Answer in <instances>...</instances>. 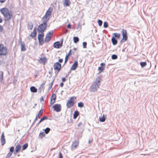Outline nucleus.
I'll return each instance as SVG.
<instances>
[{
    "label": "nucleus",
    "instance_id": "nucleus-15",
    "mask_svg": "<svg viewBox=\"0 0 158 158\" xmlns=\"http://www.w3.org/2000/svg\"><path fill=\"white\" fill-rule=\"evenodd\" d=\"M33 24L31 22H29L27 24V28L29 30H31L33 27Z\"/></svg>",
    "mask_w": 158,
    "mask_h": 158
},
{
    "label": "nucleus",
    "instance_id": "nucleus-48",
    "mask_svg": "<svg viewBox=\"0 0 158 158\" xmlns=\"http://www.w3.org/2000/svg\"><path fill=\"white\" fill-rule=\"evenodd\" d=\"M3 31V28L2 26L0 25V31L2 32Z\"/></svg>",
    "mask_w": 158,
    "mask_h": 158
},
{
    "label": "nucleus",
    "instance_id": "nucleus-35",
    "mask_svg": "<svg viewBox=\"0 0 158 158\" xmlns=\"http://www.w3.org/2000/svg\"><path fill=\"white\" fill-rule=\"evenodd\" d=\"M104 67H99L98 68V69L99 70V73H100L102 71H103L104 69Z\"/></svg>",
    "mask_w": 158,
    "mask_h": 158
},
{
    "label": "nucleus",
    "instance_id": "nucleus-16",
    "mask_svg": "<svg viewBox=\"0 0 158 158\" xmlns=\"http://www.w3.org/2000/svg\"><path fill=\"white\" fill-rule=\"evenodd\" d=\"M36 35V28L35 27L34 28L33 32H32L30 34V36H31L32 38L35 37Z\"/></svg>",
    "mask_w": 158,
    "mask_h": 158
},
{
    "label": "nucleus",
    "instance_id": "nucleus-54",
    "mask_svg": "<svg viewBox=\"0 0 158 158\" xmlns=\"http://www.w3.org/2000/svg\"><path fill=\"white\" fill-rule=\"evenodd\" d=\"M62 81H63L65 82L66 81L65 78L64 77H63L62 78Z\"/></svg>",
    "mask_w": 158,
    "mask_h": 158
},
{
    "label": "nucleus",
    "instance_id": "nucleus-43",
    "mask_svg": "<svg viewBox=\"0 0 158 158\" xmlns=\"http://www.w3.org/2000/svg\"><path fill=\"white\" fill-rule=\"evenodd\" d=\"M44 88V86L40 85L39 88V91L40 92Z\"/></svg>",
    "mask_w": 158,
    "mask_h": 158
},
{
    "label": "nucleus",
    "instance_id": "nucleus-42",
    "mask_svg": "<svg viewBox=\"0 0 158 158\" xmlns=\"http://www.w3.org/2000/svg\"><path fill=\"white\" fill-rule=\"evenodd\" d=\"M14 150V147H11L10 148V152H11L12 154V153L13 152Z\"/></svg>",
    "mask_w": 158,
    "mask_h": 158
},
{
    "label": "nucleus",
    "instance_id": "nucleus-49",
    "mask_svg": "<svg viewBox=\"0 0 158 158\" xmlns=\"http://www.w3.org/2000/svg\"><path fill=\"white\" fill-rule=\"evenodd\" d=\"M101 67H104L105 65V64L104 63H102L101 64Z\"/></svg>",
    "mask_w": 158,
    "mask_h": 158
},
{
    "label": "nucleus",
    "instance_id": "nucleus-25",
    "mask_svg": "<svg viewBox=\"0 0 158 158\" xmlns=\"http://www.w3.org/2000/svg\"><path fill=\"white\" fill-rule=\"evenodd\" d=\"M44 33L42 32L41 34H39L38 35V39L39 40H40L41 39H43L44 36Z\"/></svg>",
    "mask_w": 158,
    "mask_h": 158
},
{
    "label": "nucleus",
    "instance_id": "nucleus-56",
    "mask_svg": "<svg viewBox=\"0 0 158 158\" xmlns=\"http://www.w3.org/2000/svg\"><path fill=\"white\" fill-rule=\"evenodd\" d=\"M82 123L81 122H80L78 123L77 126L79 127L80 126H81L82 125Z\"/></svg>",
    "mask_w": 158,
    "mask_h": 158
},
{
    "label": "nucleus",
    "instance_id": "nucleus-41",
    "mask_svg": "<svg viewBox=\"0 0 158 158\" xmlns=\"http://www.w3.org/2000/svg\"><path fill=\"white\" fill-rule=\"evenodd\" d=\"M12 154L11 153V152H9V153H8V154L7 155L6 158H9L11 155H12Z\"/></svg>",
    "mask_w": 158,
    "mask_h": 158
},
{
    "label": "nucleus",
    "instance_id": "nucleus-18",
    "mask_svg": "<svg viewBox=\"0 0 158 158\" xmlns=\"http://www.w3.org/2000/svg\"><path fill=\"white\" fill-rule=\"evenodd\" d=\"M51 37L50 36L46 35V37L44 39V42L46 43H48L51 39Z\"/></svg>",
    "mask_w": 158,
    "mask_h": 158
},
{
    "label": "nucleus",
    "instance_id": "nucleus-20",
    "mask_svg": "<svg viewBox=\"0 0 158 158\" xmlns=\"http://www.w3.org/2000/svg\"><path fill=\"white\" fill-rule=\"evenodd\" d=\"M79 112L77 111H75L74 112V114H73V118L74 119H76L77 118V116L79 115Z\"/></svg>",
    "mask_w": 158,
    "mask_h": 158
},
{
    "label": "nucleus",
    "instance_id": "nucleus-26",
    "mask_svg": "<svg viewBox=\"0 0 158 158\" xmlns=\"http://www.w3.org/2000/svg\"><path fill=\"white\" fill-rule=\"evenodd\" d=\"M46 60V58H45V57H44L43 58H40V59L39 60V62L42 63L44 64Z\"/></svg>",
    "mask_w": 158,
    "mask_h": 158
},
{
    "label": "nucleus",
    "instance_id": "nucleus-14",
    "mask_svg": "<svg viewBox=\"0 0 158 158\" xmlns=\"http://www.w3.org/2000/svg\"><path fill=\"white\" fill-rule=\"evenodd\" d=\"M78 65V63L77 61H75L73 64L71 68V70H75L77 67Z\"/></svg>",
    "mask_w": 158,
    "mask_h": 158
},
{
    "label": "nucleus",
    "instance_id": "nucleus-13",
    "mask_svg": "<svg viewBox=\"0 0 158 158\" xmlns=\"http://www.w3.org/2000/svg\"><path fill=\"white\" fill-rule=\"evenodd\" d=\"M20 46L21 48V51H25L26 50V48L25 47V44L22 41L20 42Z\"/></svg>",
    "mask_w": 158,
    "mask_h": 158
},
{
    "label": "nucleus",
    "instance_id": "nucleus-38",
    "mask_svg": "<svg viewBox=\"0 0 158 158\" xmlns=\"http://www.w3.org/2000/svg\"><path fill=\"white\" fill-rule=\"evenodd\" d=\"M111 58L112 59H116L117 58V56L115 54H113Z\"/></svg>",
    "mask_w": 158,
    "mask_h": 158
},
{
    "label": "nucleus",
    "instance_id": "nucleus-58",
    "mask_svg": "<svg viewBox=\"0 0 158 158\" xmlns=\"http://www.w3.org/2000/svg\"><path fill=\"white\" fill-rule=\"evenodd\" d=\"M45 82H44H44H43V83L41 84V85H42V86H44V84H45Z\"/></svg>",
    "mask_w": 158,
    "mask_h": 158
},
{
    "label": "nucleus",
    "instance_id": "nucleus-1",
    "mask_svg": "<svg viewBox=\"0 0 158 158\" xmlns=\"http://www.w3.org/2000/svg\"><path fill=\"white\" fill-rule=\"evenodd\" d=\"M100 85V78L97 77L95 81L93 82L90 88V91L93 92L97 91Z\"/></svg>",
    "mask_w": 158,
    "mask_h": 158
},
{
    "label": "nucleus",
    "instance_id": "nucleus-64",
    "mask_svg": "<svg viewBox=\"0 0 158 158\" xmlns=\"http://www.w3.org/2000/svg\"><path fill=\"white\" fill-rule=\"evenodd\" d=\"M57 71L55 72V73L56 74H57Z\"/></svg>",
    "mask_w": 158,
    "mask_h": 158
},
{
    "label": "nucleus",
    "instance_id": "nucleus-39",
    "mask_svg": "<svg viewBox=\"0 0 158 158\" xmlns=\"http://www.w3.org/2000/svg\"><path fill=\"white\" fill-rule=\"evenodd\" d=\"M98 23L99 26H101L102 25V22L101 20H98Z\"/></svg>",
    "mask_w": 158,
    "mask_h": 158
},
{
    "label": "nucleus",
    "instance_id": "nucleus-52",
    "mask_svg": "<svg viewBox=\"0 0 158 158\" xmlns=\"http://www.w3.org/2000/svg\"><path fill=\"white\" fill-rule=\"evenodd\" d=\"M67 27L68 28H71V25L70 24H68L67 26Z\"/></svg>",
    "mask_w": 158,
    "mask_h": 158
},
{
    "label": "nucleus",
    "instance_id": "nucleus-45",
    "mask_svg": "<svg viewBox=\"0 0 158 158\" xmlns=\"http://www.w3.org/2000/svg\"><path fill=\"white\" fill-rule=\"evenodd\" d=\"M87 43L86 42H83V45L84 48H86Z\"/></svg>",
    "mask_w": 158,
    "mask_h": 158
},
{
    "label": "nucleus",
    "instance_id": "nucleus-4",
    "mask_svg": "<svg viewBox=\"0 0 158 158\" xmlns=\"http://www.w3.org/2000/svg\"><path fill=\"white\" fill-rule=\"evenodd\" d=\"M8 52L7 48L2 44H0V55L5 56Z\"/></svg>",
    "mask_w": 158,
    "mask_h": 158
},
{
    "label": "nucleus",
    "instance_id": "nucleus-22",
    "mask_svg": "<svg viewBox=\"0 0 158 158\" xmlns=\"http://www.w3.org/2000/svg\"><path fill=\"white\" fill-rule=\"evenodd\" d=\"M21 146L20 145H17L15 148V152L17 153L20 150Z\"/></svg>",
    "mask_w": 158,
    "mask_h": 158
},
{
    "label": "nucleus",
    "instance_id": "nucleus-11",
    "mask_svg": "<svg viewBox=\"0 0 158 158\" xmlns=\"http://www.w3.org/2000/svg\"><path fill=\"white\" fill-rule=\"evenodd\" d=\"M63 42V39H62L61 44L59 41H57L55 42L53 44V47L55 48H59L60 47H61L62 46Z\"/></svg>",
    "mask_w": 158,
    "mask_h": 158
},
{
    "label": "nucleus",
    "instance_id": "nucleus-9",
    "mask_svg": "<svg viewBox=\"0 0 158 158\" xmlns=\"http://www.w3.org/2000/svg\"><path fill=\"white\" fill-rule=\"evenodd\" d=\"M61 67V64L58 62H57L54 64V70H57V73H58L60 70Z\"/></svg>",
    "mask_w": 158,
    "mask_h": 158
},
{
    "label": "nucleus",
    "instance_id": "nucleus-8",
    "mask_svg": "<svg viewBox=\"0 0 158 158\" xmlns=\"http://www.w3.org/2000/svg\"><path fill=\"white\" fill-rule=\"evenodd\" d=\"M122 34L123 36V39L121 40V42H124L127 40V31L124 29H123L122 31Z\"/></svg>",
    "mask_w": 158,
    "mask_h": 158
},
{
    "label": "nucleus",
    "instance_id": "nucleus-30",
    "mask_svg": "<svg viewBox=\"0 0 158 158\" xmlns=\"http://www.w3.org/2000/svg\"><path fill=\"white\" fill-rule=\"evenodd\" d=\"M84 104L83 103L81 102H80L78 103V106L80 107H82L84 106Z\"/></svg>",
    "mask_w": 158,
    "mask_h": 158
},
{
    "label": "nucleus",
    "instance_id": "nucleus-23",
    "mask_svg": "<svg viewBox=\"0 0 158 158\" xmlns=\"http://www.w3.org/2000/svg\"><path fill=\"white\" fill-rule=\"evenodd\" d=\"M43 113V109H41L39 111L37 115L36 116L37 118H40V117L42 115Z\"/></svg>",
    "mask_w": 158,
    "mask_h": 158
},
{
    "label": "nucleus",
    "instance_id": "nucleus-3",
    "mask_svg": "<svg viewBox=\"0 0 158 158\" xmlns=\"http://www.w3.org/2000/svg\"><path fill=\"white\" fill-rule=\"evenodd\" d=\"M49 19V18H48L46 20H42L43 22L39 26L38 29L39 32L42 33L45 30L47 27V22Z\"/></svg>",
    "mask_w": 158,
    "mask_h": 158
},
{
    "label": "nucleus",
    "instance_id": "nucleus-34",
    "mask_svg": "<svg viewBox=\"0 0 158 158\" xmlns=\"http://www.w3.org/2000/svg\"><path fill=\"white\" fill-rule=\"evenodd\" d=\"M50 128H48V127H47V128H46L45 130H44V131H45V133L46 134H48V132H49V131H50Z\"/></svg>",
    "mask_w": 158,
    "mask_h": 158
},
{
    "label": "nucleus",
    "instance_id": "nucleus-51",
    "mask_svg": "<svg viewBox=\"0 0 158 158\" xmlns=\"http://www.w3.org/2000/svg\"><path fill=\"white\" fill-rule=\"evenodd\" d=\"M39 118H37V117L36 116L35 119L34 120L33 124H34L35 122V121Z\"/></svg>",
    "mask_w": 158,
    "mask_h": 158
},
{
    "label": "nucleus",
    "instance_id": "nucleus-2",
    "mask_svg": "<svg viewBox=\"0 0 158 158\" xmlns=\"http://www.w3.org/2000/svg\"><path fill=\"white\" fill-rule=\"evenodd\" d=\"M1 13L3 15L6 20H8L10 19L12 16L11 13L7 8H3L0 10Z\"/></svg>",
    "mask_w": 158,
    "mask_h": 158
},
{
    "label": "nucleus",
    "instance_id": "nucleus-10",
    "mask_svg": "<svg viewBox=\"0 0 158 158\" xmlns=\"http://www.w3.org/2000/svg\"><path fill=\"white\" fill-rule=\"evenodd\" d=\"M53 108L54 110L57 112H59L61 110V105L60 104H56L53 106Z\"/></svg>",
    "mask_w": 158,
    "mask_h": 158
},
{
    "label": "nucleus",
    "instance_id": "nucleus-53",
    "mask_svg": "<svg viewBox=\"0 0 158 158\" xmlns=\"http://www.w3.org/2000/svg\"><path fill=\"white\" fill-rule=\"evenodd\" d=\"M63 60L62 59H60L59 60V62L60 63H62L63 62Z\"/></svg>",
    "mask_w": 158,
    "mask_h": 158
},
{
    "label": "nucleus",
    "instance_id": "nucleus-36",
    "mask_svg": "<svg viewBox=\"0 0 158 158\" xmlns=\"http://www.w3.org/2000/svg\"><path fill=\"white\" fill-rule=\"evenodd\" d=\"M140 64L142 67H143L146 65V62H141Z\"/></svg>",
    "mask_w": 158,
    "mask_h": 158
},
{
    "label": "nucleus",
    "instance_id": "nucleus-24",
    "mask_svg": "<svg viewBox=\"0 0 158 158\" xmlns=\"http://www.w3.org/2000/svg\"><path fill=\"white\" fill-rule=\"evenodd\" d=\"M56 97H55L54 98H51V100L50 102V106H51L55 102Z\"/></svg>",
    "mask_w": 158,
    "mask_h": 158
},
{
    "label": "nucleus",
    "instance_id": "nucleus-32",
    "mask_svg": "<svg viewBox=\"0 0 158 158\" xmlns=\"http://www.w3.org/2000/svg\"><path fill=\"white\" fill-rule=\"evenodd\" d=\"M3 78V73L2 72L0 73V82H1Z\"/></svg>",
    "mask_w": 158,
    "mask_h": 158
},
{
    "label": "nucleus",
    "instance_id": "nucleus-29",
    "mask_svg": "<svg viewBox=\"0 0 158 158\" xmlns=\"http://www.w3.org/2000/svg\"><path fill=\"white\" fill-rule=\"evenodd\" d=\"M74 42V43H77L79 40V39L78 37H73Z\"/></svg>",
    "mask_w": 158,
    "mask_h": 158
},
{
    "label": "nucleus",
    "instance_id": "nucleus-12",
    "mask_svg": "<svg viewBox=\"0 0 158 158\" xmlns=\"http://www.w3.org/2000/svg\"><path fill=\"white\" fill-rule=\"evenodd\" d=\"M1 142L2 143V145H3L5 143V137L4 136V132H3L1 135Z\"/></svg>",
    "mask_w": 158,
    "mask_h": 158
},
{
    "label": "nucleus",
    "instance_id": "nucleus-17",
    "mask_svg": "<svg viewBox=\"0 0 158 158\" xmlns=\"http://www.w3.org/2000/svg\"><path fill=\"white\" fill-rule=\"evenodd\" d=\"M71 2L69 0H64V5L66 6H68L70 5Z\"/></svg>",
    "mask_w": 158,
    "mask_h": 158
},
{
    "label": "nucleus",
    "instance_id": "nucleus-47",
    "mask_svg": "<svg viewBox=\"0 0 158 158\" xmlns=\"http://www.w3.org/2000/svg\"><path fill=\"white\" fill-rule=\"evenodd\" d=\"M55 97H56V94H53L52 95L51 98H55Z\"/></svg>",
    "mask_w": 158,
    "mask_h": 158
},
{
    "label": "nucleus",
    "instance_id": "nucleus-27",
    "mask_svg": "<svg viewBox=\"0 0 158 158\" xmlns=\"http://www.w3.org/2000/svg\"><path fill=\"white\" fill-rule=\"evenodd\" d=\"M106 118L104 116V115H102V117H100L99 118V120L101 122H104Z\"/></svg>",
    "mask_w": 158,
    "mask_h": 158
},
{
    "label": "nucleus",
    "instance_id": "nucleus-61",
    "mask_svg": "<svg viewBox=\"0 0 158 158\" xmlns=\"http://www.w3.org/2000/svg\"><path fill=\"white\" fill-rule=\"evenodd\" d=\"M44 134V133H40V135H41H41H43V136H44V135H43Z\"/></svg>",
    "mask_w": 158,
    "mask_h": 158
},
{
    "label": "nucleus",
    "instance_id": "nucleus-6",
    "mask_svg": "<svg viewBox=\"0 0 158 158\" xmlns=\"http://www.w3.org/2000/svg\"><path fill=\"white\" fill-rule=\"evenodd\" d=\"M76 98L74 97H72L70 98L67 103V107L68 108H70L72 107L75 103L74 98Z\"/></svg>",
    "mask_w": 158,
    "mask_h": 158
},
{
    "label": "nucleus",
    "instance_id": "nucleus-40",
    "mask_svg": "<svg viewBox=\"0 0 158 158\" xmlns=\"http://www.w3.org/2000/svg\"><path fill=\"white\" fill-rule=\"evenodd\" d=\"M53 34V31H50L48 32L47 34L46 35H48V36H50L51 35Z\"/></svg>",
    "mask_w": 158,
    "mask_h": 158
},
{
    "label": "nucleus",
    "instance_id": "nucleus-50",
    "mask_svg": "<svg viewBox=\"0 0 158 158\" xmlns=\"http://www.w3.org/2000/svg\"><path fill=\"white\" fill-rule=\"evenodd\" d=\"M59 158H63V156L61 152L59 153Z\"/></svg>",
    "mask_w": 158,
    "mask_h": 158
},
{
    "label": "nucleus",
    "instance_id": "nucleus-44",
    "mask_svg": "<svg viewBox=\"0 0 158 158\" xmlns=\"http://www.w3.org/2000/svg\"><path fill=\"white\" fill-rule=\"evenodd\" d=\"M39 41L40 45H42L44 43V41L43 39H41L40 40H39Z\"/></svg>",
    "mask_w": 158,
    "mask_h": 158
},
{
    "label": "nucleus",
    "instance_id": "nucleus-60",
    "mask_svg": "<svg viewBox=\"0 0 158 158\" xmlns=\"http://www.w3.org/2000/svg\"><path fill=\"white\" fill-rule=\"evenodd\" d=\"M40 100H42V101H43L44 100V99L43 98V97H41V98H40Z\"/></svg>",
    "mask_w": 158,
    "mask_h": 158
},
{
    "label": "nucleus",
    "instance_id": "nucleus-21",
    "mask_svg": "<svg viewBox=\"0 0 158 158\" xmlns=\"http://www.w3.org/2000/svg\"><path fill=\"white\" fill-rule=\"evenodd\" d=\"M30 90L32 92L36 93L37 91V89L34 86H31L30 87Z\"/></svg>",
    "mask_w": 158,
    "mask_h": 158
},
{
    "label": "nucleus",
    "instance_id": "nucleus-31",
    "mask_svg": "<svg viewBox=\"0 0 158 158\" xmlns=\"http://www.w3.org/2000/svg\"><path fill=\"white\" fill-rule=\"evenodd\" d=\"M28 146V144L27 143H26L23 145L22 148L23 150H24L26 149L27 148V147Z\"/></svg>",
    "mask_w": 158,
    "mask_h": 158
},
{
    "label": "nucleus",
    "instance_id": "nucleus-37",
    "mask_svg": "<svg viewBox=\"0 0 158 158\" xmlns=\"http://www.w3.org/2000/svg\"><path fill=\"white\" fill-rule=\"evenodd\" d=\"M108 23L106 22H105L103 23V27L104 28H106L108 27Z\"/></svg>",
    "mask_w": 158,
    "mask_h": 158
},
{
    "label": "nucleus",
    "instance_id": "nucleus-33",
    "mask_svg": "<svg viewBox=\"0 0 158 158\" xmlns=\"http://www.w3.org/2000/svg\"><path fill=\"white\" fill-rule=\"evenodd\" d=\"M114 35V37H115L117 38H119L120 36V34H118L117 33H114L113 34Z\"/></svg>",
    "mask_w": 158,
    "mask_h": 158
},
{
    "label": "nucleus",
    "instance_id": "nucleus-63",
    "mask_svg": "<svg viewBox=\"0 0 158 158\" xmlns=\"http://www.w3.org/2000/svg\"><path fill=\"white\" fill-rule=\"evenodd\" d=\"M88 142H89V143H90V142H91V141H90V140H89V141H88Z\"/></svg>",
    "mask_w": 158,
    "mask_h": 158
},
{
    "label": "nucleus",
    "instance_id": "nucleus-19",
    "mask_svg": "<svg viewBox=\"0 0 158 158\" xmlns=\"http://www.w3.org/2000/svg\"><path fill=\"white\" fill-rule=\"evenodd\" d=\"M112 42L114 45H115L117 44V41L114 37H113L111 39Z\"/></svg>",
    "mask_w": 158,
    "mask_h": 158
},
{
    "label": "nucleus",
    "instance_id": "nucleus-5",
    "mask_svg": "<svg viewBox=\"0 0 158 158\" xmlns=\"http://www.w3.org/2000/svg\"><path fill=\"white\" fill-rule=\"evenodd\" d=\"M52 11V7L49 8L46 12L45 15L42 18V20H46L48 18H49L48 17L51 15Z\"/></svg>",
    "mask_w": 158,
    "mask_h": 158
},
{
    "label": "nucleus",
    "instance_id": "nucleus-28",
    "mask_svg": "<svg viewBox=\"0 0 158 158\" xmlns=\"http://www.w3.org/2000/svg\"><path fill=\"white\" fill-rule=\"evenodd\" d=\"M47 119H48V117L47 116H44V117H43L40 120V121L38 123V124H39L40 123H41L44 120Z\"/></svg>",
    "mask_w": 158,
    "mask_h": 158
},
{
    "label": "nucleus",
    "instance_id": "nucleus-59",
    "mask_svg": "<svg viewBox=\"0 0 158 158\" xmlns=\"http://www.w3.org/2000/svg\"><path fill=\"white\" fill-rule=\"evenodd\" d=\"M71 50H70L68 54H67L66 55H68V56L71 54Z\"/></svg>",
    "mask_w": 158,
    "mask_h": 158
},
{
    "label": "nucleus",
    "instance_id": "nucleus-7",
    "mask_svg": "<svg viewBox=\"0 0 158 158\" xmlns=\"http://www.w3.org/2000/svg\"><path fill=\"white\" fill-rule=\"evenodd\" d=\"M79 142L78 140H76L73 142L72 145L70 146V148L72 151L75 150L79 145Z\"/></svg>",
    "mask_w": 158,
    "mask_h": 158
},
{
    "label": "nucleus",
    "instance_id": "nucleus-62",
    "mask_svg": "<svg viewBox=\"0 0 158 158\" xmlns=\"http://www.w3.org/2000/svg\"><path fill=\"white\" fill-rule=\"evenodd\" d=\"M52 85V83L51 84V87H50V88H51Z\"/></svg>",
    "mask_w": 158,
    "mask_h": 158
},
{
    "label": "nucleus",
    "instance_id": "nucleus-46",
    "mask_svg": "<svg viewBox=\"0 0 158 158\" xmlns=\"http://www.w3.org/2000/svg\"><path fill=\"white\" fill-rule=\"evenodd\" d=\"M68 55H66L65 58V61L64 63H66L67 61L68 60Z\"/></svg>",
    "mask_w": 158,
    "mask_h": 158
},
{
    "label": "nucleus",
    "instance_id": "nucleus-55",
    "mask_svg": "<svg viewBox=\"0 0 158 158\" xmlns=\"http://www.w3.org/2000/svg\"><path fill=\"white\" fill-rule=\"evenodd\" d=\"M6 0H0V2L1 3H4Z\"/></svg>",
    "mask_w": 158,
    "mask_h": 158
},
{
    "label": "nucleus",
    "instance_id": "nucleus-57",
    "mask_svg": "<svg viewBox=\"0 0 158 158\" xmlns=\"http://www.w3.org/2000/svg\"><path fill=\"white\" fill-rule=\"evenodd\" d=\"M64 85V83L63 82H61L60 84V86L61 87H62Z\"/></svg>",
    "mask_w": 158,
    "mask_h": 158
}]
</instances>
